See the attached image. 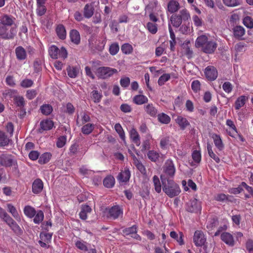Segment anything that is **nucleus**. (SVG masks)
Here are the masks:
<instances>
[{"instance_id":"f257e3e1","label":"nucleus","mask_w":253,"mask_h":253,"mask_svg":"<svg viewBox=\"0 0 253 253\" xmlns=\"http://www.w3.org/2000/svg\"><path fill=\"white\" fill-rule=\"evenodd\" d=\"M163 190L169 198L178 196L181 192L179 186L172 179L168 178L165 174L160 176Z\"/></svg>"},{"instance_id":"f03ea898","label":"nucleus","mask_w":253,"mask_h":253,"mask_svg":"<svg viewBox=\"0 0 253 253\" xmlns=\"http://www.w3.org/2000/svg\"><path fill=\"white\" fill-rule=\"evenodd\" d=\"M195 46L200 48L201 51L207 54H212L215 51L217 44L213 40L209 39L205 35L199 36L195 42Z\"/></svg>"},{"instance_id":"7ed1b4c3","label":"nucleus","mask_w":253,"mask_h":253,"mask_svg":"<svg viewBox=\"0 0 253 253\" xmlns=\"http://www.w3.org/2000/svg\"><path fill=\"white\" fill-rule=\"evenodd\" d=\"M190 19V15L186 9H183L179 11V14H173L171 16L170 21L172 25L178 28L180 26L182 21L184 22Z\"/></svg>"},{"instance_id":"20e7f679","label":"nucleus","mask_w":253,"mask_h":253,"mask_svg":"<svg viewBox=\"0 0 253 253\" xmlns=\"http://www.w3.org/2000/svg\"><path fill=\"white\" fill-rule=\"evenodd\" d=\"M118 73L117 69L109 67H100L96 70V75L98 78L107 79L112 77L114 74Z\"/></svg>"},{"instance_id":"39448f33","label":"nucleus","mask_w":253,"mask_h":253,"mask_svg":"<svg viewBox=\"0 0 253 253\" xmlns=\"http://www.w3.org/2000/svg\"><path fill=\"white\" fill-rule=\"evenodd\" d=\"M7 27L0 23V36L4 40L13 39L17 33V26L11 27L9 32H7Z\"/></svg>"},{"instance_id":"423d86ee","label":"nucleus","mask_w":253,"mask_h":253,"mask_svg":"<svg viewBox=\"0 0 253 253\" xmlns=\"http://www.w3.org/2000/svg\"><path fill=\"white\" fill-rule=\"evenodd\" d=\"M0 218L5 222L12 230L16 231L20 229V227L16 222L1 207H0Z\"/></svg>"},{"instance_id":"0eeeda50","label":"nucleus","mask_w":253,"mask_h":253,"mask_svg":"<svg viewBox=\"0 0 253 253\" xmlns=\"http://www.w3.org/2000/svg\"><path fill=\"white\" fill-rule=\"evenodd\" d=\"M185 209L186 211L190 212H198L201 211V206L197 199L194 198L187 203Z\"/></svg>"},{"instance_id":"6e6552de","label":"nucleus","mask_w":253,"mask_h":253,"mask_svg":"<svg viewBox=\"0 0 253 253\" xmlns=\"http://www.w3.org/2000/svg\"><path fill=\"white\" fill-rule=\"evenodd\" d=\"M0 164L4 167H10L17 163L11 155L3 154L0 156Z\"/></svg>"},{"instance_id":"1a4fd4ad","label":"nucleus","mask_w":253,"mask_h":253,"mask_svg":"<svg viewBox=\"0 0 253 253\" xmlns=\"http://www.w3.org/2000/svg\"><path fill=\"white\" fill-rule=\"evenodd\" d=\"M123 210L119 206H114L108 209L107 216L111 219H116L123 215Z\"/></svg>"},{"instance_id":"9d476101","label":"nucleus","mask_w":253,"mask_h":253,"mask_svg":"<svg viewBox=\"0 0 253 253\" xmlns=\"http://www.w3.org/2000/svg\"><path fill=\"white\" fill-rule=\"evenodd\" d=\"M122 232L124 236L130 235L132 238L138 241L141 239V237L137 234V226L135 225L124 229Z\"/></svg>"},{"instance_id":"9b49d317","label":"nucleus","mask_w":253,"mask_h":253,"mask_svg":"<svg viewBox=\"0 0 253 253\" xmlns=\"http://www.w3.org/2000/svg\"><path fill=\"white\" fill-rule=\"evenodd\" d=\"M164 172L167 175L173 177L175 172L174 164L171 160H167L163 167Z\"/></svg>"},{"instance_id":"f8f14e48","label":"nucleus","mask_w":253,"mask_h":253,"mask_svg":"<svg viewBox=\"0 0 253 253\" xmlns=\"http://www.w3.org/2000/svg\"><path fill=\"white\" fill-rule=\"evenodd\" d=\"M193 241L197 247L204 246L206 241V238L203 232L199 230L196 231L193 236Z\"/></svg>"},{"instance_id":"ddd939ff","label":"nucleus","mask_w":253,"mask_h":253,"mask_svg":"<svg viewBox=\"0 0 253 253\" xmlns=\"http://www.w3.org/2000/svg\"><path fill=\"white\" fill-rule=\"evenodd\" d=\"M205 74L209 81H214L217 77L218 73L216 68L212 66H209L205 70Z\"/></svg>"},{"instance_id":"4468645a","label":"nucleus","mask_w":253,"mask_h":253,"mask_svg":"<svg viewBox=\"0 0 253 253\" xmlns=\"http://www.w3.org/2000/svg\"><path fill=\"white\" fill-rule=\"evenodd\" d=\"M43 184L40 179H36L32 184V191L35 194L41 193L43 189Z\"/></svg>"},{"instance_id":"2eb2a0df","label":"nucleus","mask_w":253,"mask_h":253,"mask_svg":"<svg viewBox=\"0 0 253 253\" xmlns=\"http://www.w3.org/2000/svg\"><path fill=\"white\" fill-rule=\"evenodd\" d=\"M15 20L14 17L7 14L0 17V23L7 27L12 26L14 24Z\"/></svg>"},{"instance_id":"dca6fc26","label":"nucleus","mask_w":253,"mask_h":253,"mask_svg":"<svg viewBox=\"0 0 253 253\" xmlns=\"http://www.w3.org/2000/svg\"><path fill=\"white\" fill-rule=\"evenodd\" d=\"M15 54L18 60L22 61L27 58V53L25 49L21 46H19L15 48Z\"/></svg>"},{"instance_id":"f3484780","label":"nucleus","mask_w":253,"mask_h":253,"mask_svg":"<svg viewBox=\"0 0 253 253\" xmlns=\"http://www.w3.org/2000/svg\"><path fill=\"white\" fill-rule=\"evenodd\" d=\"M214 144L219 151H221L224 149V146L221 140L220 136L215 133H213L211 136Z\"/></svg>"},{"instance_id":"a211bd4d","label":"nucleus","mask_w":253,"mask_h":253,"mask_svg":"<svg viewBox=\"0 0 253 253\" xmlns=\"http://www.w3.org/2000/svg\"><path fill=\"white\" fill-rule=\"evenodd\" d=\"M130 176V171L128 169H125L124 171L119 173L117 178L120 182H126L129 180Z\"/></svg>"},{"instance_id":"6ab92c4d","label":"nucleus","mask_w":253,"mask_h":253,"mask_svg":"<svg viewBox=\"0 0 253 253\" xmlns=\"http://www.w3.org/2000/svg\"><path fill=\"white\" fill-rule=\"evenodd\" d=\"M94 8L92 3H87L84 8V15L86 18H90L94 13Z\"/></svg>"},{"instance_id":"aec40b11","label":"nucleus","mask_w":253,"mask_h":253,"mask_svg":"<svg viewBox=\"0 0 253 253\" xmlns=\"http://www.w3.org/2000/svg\"><path fill=\"white\" fill-rule=\"evenodd\" d=\"M179 8V3L175 0H171L168 4V9L170 13H173L177 11Z\"/></svg>"},{"instance_id":"412c9836","label":"nucleus","mask_w":253,"mask_h":253,"mask_svg":"<svg viewBox=\"0 0 253 253\" xmlns=\"http://www.w3.org/2000/svg\"><path fill=\"white\" fill-rule=\"evenodd\" d=\"M221 239L226 244L233 246L234 244V241L232 235L227 232L223 233L221 235Z\"/></svg>"},{"instance_id":"4be33fe9","label":"nucleus","mask_w":253,"mask_h":253,"mask_svg":"<svg viewBox=\"0 0 253 253\" xmlns=\"http://www.w3.org/2000/svg\"><path fill=\"white\" fill-rule=\"evenodd\" d=\"M132 100L135 104L139 105L145 104L148 101V98L146 96L141 94L134 96Z\"/></svg>"},{"instance_id":"5701e85b","label":"nucleus","mask_w":253,"mask_h":253,"mask_svg":"<svg viewBox=\"0 0 253 253\" xmlns=\"http://www.w3.org/2000/svg\"><path fill=\"white\" fill-rule=\"evenodd\" d=\"M70 37L71 41L78 44L80 42V35L79 32L76 30H72L70 33Z\"/></svg>"},{"instance_id":"b1692460","label":"nucleus","mask_w":253,"mask_h":253,"mask_svg":"<svg viewBox=\"0 0 253 253\" xmlns=\"http://www.w3.org/2000/svg\"><path fill=\"white\" fill-rule=\"evenodd\" d=\"M176 123L179 125L182 130H184L185 128L190 125L189 123L185 118L181 116H178L175 119Z\"/></svg>"},{"instance_id":"393cba45","label":"nucleus","mask_w":253,"mask_h":253,"mask_svg":"<svg viewBox=\"0 0 253 253\" xmlns=\"http://www.w3.org/2000/svg\"><path fill=\"white\" fill-rule=\"evenodd\" d=\"M234 37L238 39L241 38L245 34V29L241 26H236L233 29Z\"/></svg>"},{"instance_id":"a878e982","label":"nucleus","mask_w":253,"mask_h":253,"mask_svg":"<svg viewBox=\"0 0 253 253\" xmlns=\"http://www.w3.org/2000/svg\"><path fill=\"white\" fill-rule=\"evenodd\" d=\"M56 34L60 39L64 40L66 37V32L65 27L62 25H58L56 29Z\"/></svg>"},{"instance_id":"bb28decb","label":"nucleus","mask_w":253,"mask_h":253,"mask_svg":"<svg viewBox=\"0 0 253 253\" xmlns=\"http://www.w3.org/2000/svg\"><path fill=\"white\" fill-rule=\"evenodd\" d=\"M53 126V122L50 120L42 121L40 123L41 129L42 130L51 129Z\"/></svg>"},{"instance_id":"cd10ccee","label":"nucleus","mask_w":253,"mask_h":253,"mask_svg":"<svg viewBox=\"0 0 253 253\" xmlns=\"http://www.w3.org/2000/svg\"><path fill=\"white\" fill-rule=\"evenodd\" d=\"M130 136L132 141L137 145L139 146L140 144V140L139 135L136 130L132 128L130 131Z\"/></svg>"},{"instance_id":"c85d7f7f","label":"nucleus","mask_w":253,"mask_h":253,"mask_svg":"<svg viewBox=\"0 0 253 253\" xmlns=\"http://www.w3.org/2000/svg\"><path fill=\"white\" fill-rule=\"evenodd\" d=\"M91 211V208L87 205H83L82 206L81 211L80 212V217L83 220H85L87 218V214L90 213Z\"/></svg>"},{"instance_id":"c756f323","label":"nucleus","mask_w":253,"mask_h":253,"mask_svg":"<svg viewBox=\"0 0 253 253\" xmlns=\"http://www.w3.org/2000/svg\"><path fill=\"white\" fill-rule=\"evenodd\" d=\"M145 112L151 117H155L157 114V110L152 104H148L144 107Z\"/></svg>"},{"instance_id":"7c9ffc66","label":"nucleus","mask_w":253,"mask_h":253,"mask_svg":"<svg viewBox=\"0 0 253 253\" xmlns=\"http://www.w3.org/2000/svg\"><path fill=\"white\" fill-rule=\"evenodd\" d=\"M51 156L52 155L50 153H44L39 157L38 162L41 165L46 164L50 161Z\"/></svg>"},{"instance_id":"2f4dec72","label":"nucleus","mask_w":253,"mask_h":253,"mask_svg":"<svg viewBox=\"0 0 253 253\" xmlns=\"http://www.w3.org/2000/svg\"><path fill=\"white\" fill-rule=\"evenodd\" d=\"M115 178L113 176L108 175L103 180V185L105 187L110 188L114 186L115 184Z\"/></svg>"},{"instance_id":"473e14b6","label":"nucleus","mask_w":253,"mask_h":253,"mask_svg":"<svg viewBox=\"0 0 253 253\" xmlns=\"http://www.w3.org/2000/svg\"><path fill=\"white\" fill-rule=\"evenodd\" d=\"M40 109L41 113L46 116L50 115L53 111L52 106L48 104H43L40 107Z\"/></svg>"},{"instance_id":"72a5a7b5","label":"nucleus","mask_w":253,"mask_h":253,"mask_svg":"<svg viewBox=\"0 0 253 253\" xmlns=\"http://www.w3.org/2000/svg\"><path fill=\"white\" fill-rule=\"evenodd\" d=\"M24 212L28 217L32 218L36 215V211L33 207L30 206H26L24 207Z\"/></svg>"},{"instance_id":"f704fd0d","label":"nucleus","mask_w":253,"mask_h":253,"mask_svg":"<svg viewBox=\"0 0 253 253\" xmlns=\"http://www.w3.org/2000/svg\"><path fill=\"white\" fill-rule=\"evenodd\" d=\"M10 140L4 132L0 131V146H7Z\"/></svg>"},{"instance_id":"c9c22d12","label":"nucleus","mask_w":253,"mask_h":253,"mask_svg":"<svg viewBox=\"0 0 253 253\" xmlns=\"http://www.w3.org/2000/svg\"><path fill=\"white\" fill-rule=\"evenodd\" d=\"M67 71L68 75L71 78H76L79 73V69L77 67L73 66H69L67 69Z\"/></svg>"},{"instance_id":"e433bc0d","label":"nucleus","mask_w":253,"mask_h":253,"mask_svg":"<svg viewBox=\"0 0 253 253\" xmlns=\"http://www.w3.org/2000/svg\"><path fill=\"white\" fill-rule=\"evenodd\" d=\"M14 103L19 108H23L25 105L24 98L23 96H16L14 97Z\"/></svg>"},{"instance_id":"4c0bfd02","label":"nucleus","mask_w":253,"mask_h":253,"mask_svg":"<svg viewBox=\"0 0 253 253\" xmlns=\"http://www.w3.org/2000/svg\"><path fill=\"white\" fill-rule=\"evenodd\" d=\"M94 128V125L93 124H87L83 126L82 132L83 134L88 135L93 131Z\"/></svg>"},{"instance_id":"58836bf2","label":"nucleus","mask_w":253,"mask_h":253,"mask_svg":"<svg viewBox=\"0 0 253 253\" xmlns=\"http://www.w3.org/2000/svg\"><path fill=\"white\" fill-rule=\"evenodd\" d=\"M207 150L210 157L213 159L217 163H219L220 162L219 158L213 153L212 150V146L209 143L207 144Z\"/></svg>"},{"instance_id":"ea45409f","label":"nucleus","mask_w":253,"mask_h":253,"mask_svg":"<svg viewBox=\"0 0 253 253\" xmlns=\"http://www.w3.org/2000/svg\"><path fill=\"white\" fill-rule=\"evenodd\" d=\"M58 48L55 45L50 47L48 52L50 56L53 59H57L58 57Z\"/></svg>"},{"instance_id":"a19ab883","label":"nucleus","mask_w":253,"mask_h":253,"mask_svg":"<svg viewBox=\"0 0 253 253\" xmlns=\"http://www.w3.org/2000/svg\"><path fill=\"white\" fill-rule=\"evenodd\" d=\"M153 180L155 191L158 193H160L161 192L162 185L159 177L157 175H154L153 177Z\"/></svg>"},{"instance_id":"79ce46f5","label":"nucleus","mask_w":253,"mask_h":253,"mask_svg":"<svg viewBox=\"0 0 253 253\" xmlns=\"http://www.w3.org/2000/svg\"><path fill=\"white\" fill-rule=\"evenodd\" d=\"M158 120L162 123L168 124L170 122V117L165 113H161L158 115Z\"/></svg>"},{"instance_id":"37998d69","label":"nucleus","mask_w":253,"mask_h":253,"mask_svg":"<svg viewBox=\"0 0 253 253\" xmlns=\"http://www.w3.org/2000/svg\"><path fill=\"white\" fill-rule=\"evenodd\" d=\"M147 156L151 161L156 162L160 157V154L154 150L149 151L147 153Z\"/></svg>"},{"instance_id":"c03bdc74","label":"nucleus","mask_w":253,"mask_h":253,"mask_svg":"<svg viewBox=\"0 0 253 253\" xmlns=\"http://www.w3.org/2000/svg\"><path fill=\"white\" fill-rule=\"evenodd\" d=\"M246 97L245 96H241L235 101V106L236 110H239L245 104Z\"/></svg>"},{"instance_id":"a18cd8bd","label":"nucleus","mask_w":253,"mask_h":253,"mask_svg":"<svg viewBox=\"0 0 253 253\" xmlns=\"http://www.w3.org/2000/svg\"><path fill=\"white\" fill-rule=\"evenodd\" d=\"M35 216V218L33 219L34 223L36 224H39L43 220L44 214L42 211H39L37 213L36 212Z\"/></svg>"},{"instance_id":"49530a36","label":"nucleus","mask_w":253,"mask_h":253,"mask_svg":"<svg viewBox=\"0 0 253 253\" xmlns=\"http://www.w3.org/2000/svg\"><path fill=\"white\" fill-rule=\"evenodd\" d=\"M132 49V46L129 43H125L121 46L122 52L126 54H128L131 53Z\"/></svg>"},{"instance_id":"de8ad7c7","label":"nucleus","mask_w":253,"mask_h":253,"mask_svg":"<svg viewBox=\"0 0 253 253\" xmlns=\"http://www.w3.org/2000/svg\"><path fill=\"white\" fill-rule=\"evenodd\" d=\"M170 75L169 74H164L162 75L159 79L158 84L159 85L162 86L165 84V83L169 80Z\"/></svg>"},{"instance_id":"09e8293b","label":"nucleus","mask_w":253,"mask_h":253,"mask_svg":"<svg viewBox=\"0 0 253 253\" xmlns=\"http://www.w3.org/2000/svg\"><path fill=\"white\" fill-rule=\"evenodd\" d=\"M7 207L8 211L11 213L14 218H17L19 217V214L16 208L10 204H7Z\"/></svg>"},{"instance_id":"8fccbe9b","label":"nucleus","mask_w":253,"mask_h":253,"mask_svg":"<svg viewBox=\"0 0 253 253\" xmlns=\"http://www.w3.org/2000/svg\"><path fill=\"white\" fill-rule=\"evenodd\" d=\"M146 27L148 30L152 34H154L157 33L158 28L156 24L148 22L147 24Z\"/></svg>"},{"instance_id":"3c124183","label":"nucleus","mask_w":253,"mask_h":253,"mask_svg":"<svg viewBox=\"0 0 253 253\" xmlns=\"http://www.w3.org/2000/svg\"><path fill=\"white\" fill-rule=\"evenodd\" d=\"M91 95L94 102L98 103L100 101L102 95L97 90L92 91L91 93Z\"/></svg>"},{"instance_id":"603ef678","label":"nucleus","mask_w":253,"mask_h":253,"mask_svg":"<svg viewBox=\"0 0 253 253\" xmlns=\"http://www.w3.org/2000/svg\"><path fill=\"white\" fill-rule=\"evenodd\" d=\"M119 50V46L118 43H114L112 44L109 47V52L112 55L116 54Z\"/></svg>"},{"instance_id":"864d4df0","label":"nucleus","mask_w":253,"mask_h":253,"mask_svg":"<svg viewBox=\"0 0 253 253\" xmlns=\"http://www.w3.org/2000/svg\"><path fill=\"white\" fill-rule=\"evenodd\" d=\"M244 25L249 28H253V19L249 17L246 16L243 20Z\"/></svg>"},{"instance_id":"5fc2aeb1","label":"nucleus","mask_w":253,"mask_h":253,"mask_svg":"<svg viewBox=\"0 0 253 253\" xmlns=\"http://www.w3.org/2000/svg\"><path fill=\"white\" fill-rule=\"evenodd\" d=\"M223 3L228 6L234 7L239 4L238 0H222Z\"/></svg>"},{"instance_id":"6e6d98bb","label":"nucleus","mask_w":253,"mask_h":253,"mask_svg":"<svg viewBox=\"0 0 253 253\" xmlns=\"http://www.w3.org/2000/svg\"><path fill=\"white\" fill-rule=\"evenodd\" d=\"M66 141V137L64 136H60L58 138L56 142V146L58 148L63 147L65 144Z\"/></svg>"},{"instance_id":"4d7b16f0","label":"nucleus","mask_w":253,"mask_h":253,"mask_svg":"<svg viewBox=\"0 0 253 253\" xmlns=\"http://www.w3.org/2000/svg\"><path fill=\"white\" fill-rule=\"evenodd\" d=\"M33 84V82L30 79H25L23 80L20 84L21 86L24 88L31 87Z\"/></svg>"},{"instance_id":"13d9d810","label":"nucleus","mask_w":253,"mask_h":253,"mask_svg":"<svg viewBox=\"0 0 253 253\" xmlns=\"http://www.w3.org/2000/svg\"><path fill=\"white\" fill-rule=\"evenodd\" d=\"M169 143V137H165L161 140L160 146L162 149H166Z\"/></svg>"},{"instance_id":"bf43d9fd","label":"nucleus","mask_w":253,"mask_h":253,"mask_svg":"<svg viewBox=\"0 0 253 253\" xmlns=\"http://www.w3.org/2000/svg\"><path fill=\"white\" fill-rule=\"evenodd\" d=\"M79 149V145L77 143H74L72 144L70 147V152L69 155L70 156H74L75 155Z\"/></svg>"},{"instance_id":"052dcab7","label":"nucleus","mask_w":253,"mask_h":253,"mask_svg":"<svg viewBox=\"0 0 253 253\" xmlns=\"http://www.w3.org/2000/svg\"><path fill=\"white\" fill-rule=\"evenodd\" d=\"M192 158L193 160L196 163H199L201 160V155L200 152L197 150L193 151L192 155Z\"/></svg>"},{"instance_id":"680f3d73","label":"nucleus","mask_w":253,"mask_h":253,"mask_svg":"<svg viewBox=\"0 0 253 253\" xmlns=\"http://www.w3.org/2000/svg\"><path fill=\"white\" fill-rule=\"evenodd\" d=\"M85 242H82L80 241H77L76 243V246L77 248H78L79 249L84 251H87L88 249L86 246L85 245Z\"/></svg>"},{"instance_id":"e2e57ef3","label":"nucleus","mask_w":253,"mask_h":253,"mask_svg":"<svg viewBox=\"0 0 253 253\" xmlns=\"http://www.w3.org/2000/svg\"><path fill=\"white\" fill-rule=\"evenodd\" d=\"M46 11V8L44 5H38L37 13L39 16L44 15Z\"/></svg>"},{"instance_id":"0e129e2a","label":"nucleus","mask_w":253,"mask_h":253,"mask_svg":"<svg viewBox=\"0 0 253 253\" xmlns=\"http://www.w3.org/2000/svg\"><path fill=\"white\" fill-rule=\"evenodd\" d=\"M37 94V92L35 89H29L27 91L26 97L30 100L35 98Z\"/></svg>"},{"instance_id":"69168bd1","label":"nucleus","mask_w":253,"mask_h":253,"mask_svg":"<svg viewBox=\"0 0 253 253\" xmlns=\"http://www.w3.org/2000/svg\"><path fill=\"white\" fill-rule=\"evenodd\" d=\"M68 55V53L67 50L65 49L64 47H61V48L59 49L58 51V56L65 59L67 58Z\"/></svg>"},{"instance_id":"338daca9","label":"nucleus","mask_w":253,"mask_h":253,"mask_svg":"<svg viewBox=\"0 0 253 253\" xmlns=\"http://www.w3.org/2000/svg\"><path fill=\"white\" fill-rule=\"evenodd\" d=\"M200 83L198 80L194 81L191 85V87L192 90L194 92H197L198 90L200 89Z\"/></svg>"},{"instance_id":"774afa93","label":"nucleus","mask_w":253,"mask_h":253,"mask_svg":"<svg viewBox=\"0 0 253 253\" xmlns=\"http://www.w3.org/2000/svg\"><path fill=\"white\" fill-rule=\"evenodd\" d=\"M223 89L227 92L229 93L232 91V85L230 82H225L222 85Z\"/></svg>"}]
</instances>
